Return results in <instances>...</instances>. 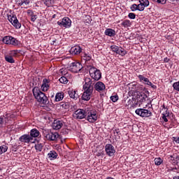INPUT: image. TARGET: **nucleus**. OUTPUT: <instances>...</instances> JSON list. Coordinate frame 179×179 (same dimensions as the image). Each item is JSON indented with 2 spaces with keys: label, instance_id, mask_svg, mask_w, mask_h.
I'll use <instances>...</instances> for the list:
<instances>
[{
  "label": "nucleus",
  "instance_id": "423d86ee",
  "mask_svg": "<svg viewBox=\"0 0 179 179\" xmlns=\"http://www.w3.org/2000/svg\"><path fill=\"white\" fill-rule=\"evenodd\" d=\"M90 75L94 80H100L101 79V71L94 66H90Z\"/></svg>",
  "mask_w": 179,
  "mask_h": 179
},
{
  "label": "nucleus",
  "instance_id": "c9c22d12",
  "mask_svg": "<svg viewBox=\"0 0 179 179\" xmlns=\"http://www.w3.org/2000/svg\"><path fill=\"white\" fill-rule=\"evenodd\" d=\"M59 82L63 83V85H66L68 83V78L65 76H62L59 79Z\"/></svg>",
  "mask_w": 179,
  "mask_h": 179
},
{
  "label": "nucleus",
  "instance_id": "4be33fe9",
  "mask_svg": "<svg viewBox=\"0 0 179 179\" xmlns=\"http://www.w3.org/2000/svg\"><path fill=\"white\" fill-rule=\"evenodd\" d=\"M69 94L71 99H73V100H78L79 99V94L77 90H69Z\"/></svg>",
  "mask_w": 179,
  "mask_h": 179
},
{
  "label": "nucleus",
  "instance_id": "4d7b16f0",
  "mask_svg": "<svg viewBox=\"0 0 179 179\" xmlns=\"http://www.w3.org/2000/svg\"><path fill=\"white\" fill-rule=\"evenodd\" d=\"M23 3H24V5H29L30 0H23Z\"/></svg>",
  "mask_w": 179,
  "mask_h": 179
},
{
  "label": "nucleus",
  "instance_id": "72a5a7b5",
  "mask_svg": "<svg viewBox=\"0 0 179 179\" xmlns=\"http://www.w3.org/2000/svg\"><path fill=\"white\" fill-rule=\"evenodd\" d=\"M43 143H37L35 145V149L36 150V152H41V150H43Z\"/></svg>",
  "mask_w": 179,
  "mask_h": 179
},
{
  "label": "nucleus",
  "instance_id": "5fc2aeb1",
  "mask_svg": "<svg viewBox=\"0 0 179 179\" xmlns=\"http://www.w3.org/2000/svg\"><path fill=\"white\" fill-rule=\"evenodd\" d=\"M17 3L18 6H22V5H23V0H17Z\"/></svg>",
  "mask_w": 179,
  "mask_h": 179
},
{
  "label": "nucleus",
  "instance_id": "f704fd0d",
  "mask_svg": "<svg viewBox=\"0 0 179 179\" xmlns=\"http://www.w3.org/2000/svg\"><path fill=\"white\" fill-rule=\"evenodd\" d=\"M59 106L62 108H64L65 110L69 108V103L68 102H61Z\"/></svg>",
  "mask_w": 179,
  "mask_h": 179
},
{
  "label": "nucleus",
  "instance_id": "c03bdc74",
  "mask_svg": "<svg viewBox=\"0 0 179 179\" xmlns=\"http://www.w3.org/2000/svg\"><path fill=\"white\" fill-rule=\"evenodd\" d=\"M130 9L132 12H135V10H138V4H133L130 7Z\"/></svg>",
  "mask_w": 179,
  "mask_h": 179
},
{
  "label": "nucleus",
  "instance_id": "58836bf2",
  "mask_svg": "<svg viewBox=\"0 0 179 179\" xmlns=\"http://www.w3.org/2000/svg\"><path fill=\"white\" fill-rule=\"evenodd\" d=\"M152 2H155V3H159L160 5H166V2L167 0H152Z\"/></svg>",
  "mask_w": 179,
  "mask_h": 179
},
{
  "label": "nucleus",
  "instance_id": "864d4df0",
  "mask_svg": "<svg viewBox=\"0 0 179 179\" xmlns=\"http://www.w3.org/2000/svg\"><path fill=\"white\" fill-rule=\"evenodd\" d=\"M173 141L176 142V143H179V136L178 137H173Z\"/></svg>",
  "mask_w": 179,
  "mask_h": 179
},
{
  "label": "nucleus",
  "instance_id": "bb28decb",
  "mask_svg": "<svg viewBox=\"0 0 179 179\" xmlns=\"http://www.w3.org/2000/svg\"><path fill=\"white\" fill-rule=\"evenodd\" d=\"M27 13L30 16L32 22H36V20H37V15H35L34 12H33L31 10H27Z\"/></svg>",
  "mask_w": 179,
  "mask_h": 179
},
{
  "label": "nucleus",
  "instance_id": "cd10ccee",
  "mask_svg": "<svg viewBox=\"0 0 179 179\" xmlns=\"http://www.w3.org/2000/svg\"><path fill=\"white\" fill-rule=\"evenodd\" d=\"M116 54H117L118 55H121V57H125V55L128 54V52L122 47H120L119 49H117V52H116Z\"/></svg>",
  "mask_w": 179,
  "mask_h": 179
},
{
  "label": "nucleus",
  "instance_id": "ddd939ff",
  "mask_svg": "<svg viewBox=\"0 0 179 179\" xmlns=\"http://www.w3.org/2000/svg\"><path fill=\"white\" fill-rule=\"evenodd\" d=\"M105 152L109 157H113L115 155V148L111 144H106L105 145Z\"/></svg>",
  "mask_w": 179,
  "mask_h": 179
},
{
  "label": "nucleus",
  "instance_id": "e433bc0d",
  "mask_svg": "<svg viewBox=\"0 0 179 179\" xmlns=\"http://www.w3.org/2000/svg\"><path fill=\"white\" fill-rule=\"evenodd\" d=\"M163 163V159L160 157H157L155 159V166H160Z\"/></svg>",
  "mask_w": 179,
  "mask_h": 179
},
{
  "label": "nucleus",
  "instance_id": "bf43d9fd",
  "mask_svg": "<svg viewBox=\"0 0 179 179\" xmlns=\"http://www.w3.org/2000/svg\"><path fill=\"white\" fill-rule=\"evenodd\" d=\"M170 62V59H169L168 57H165L164 59V62Z\"/></svg>",
  "mask_w": 179,
  "mask_h": 179
},
{
  "label": "nucleus",
  "instance_id": "0eeeda50",
  "mask_svg": "<svg viewBox=\"0 0 179 179\" xmlns=\"http://www.w3.org/2000/svg\"><path fill=\"white\" fill-rule=\"evenodd\" d=\"M19 141L24 145H30L36 142V138H33L29 134H24L19 138Z\"/></svg>",
  "mask_w": 179,
  "mask_h": 179
},
{
  "label": "nucleus",
  "instance_id": "b1692460",
  "mask_svg": "<svg viewBox=\"0 0 179 179\" xmlns=\"http://www.w3.org/2000/svg\"><path fill=\"white\" fill-rule=\"evenodd\" d=\"M105 36H108V37H114L115 36V30L108 28L105 30Z\"/></svg>",
  "mask_w": 179,
  "mask_h": 179
},
{
  "label": "nucleus",
  "instance_id": "ea45409f",
  "mask_svg": "<svg viewBox=\"0 0 179 179\" xmlns=\"http://www.w3.org/2000/svg\"><path fill=\"white\" fill-rule=\"evenodd\" d=\"M83 57L84 58V59L85 61H90V59H92V55H90V54H87V53H84L83 55Z\"/></svg>",
  "mask_w": 179,
  "mask_h": 179
},
{
  "label": "nucleus",
  "instance_id": "393cba45",
  "mask_svg": "<svg viewBox=\"0 0 179 179\" xmlns=\"http://www.w3.org/2000/svg\"><path fill=\"white\" fill-rule=\"evenodd\" d=\"M130 92H136V87H138V83L136 82H132L127 85Z\"/></svg>",
  "mask_w": 179,
  "mask_h": 179
},
{
  "label": "nucleus",
  "instance_id": "680f3d73",
  "mask_svg": "<svg viewBox=\"0 0 179 179\" xmlns=\"http://www.w3.org/2000/svg\"><path fill=\"white\" fill-rule=\"evenodd\" d=\"M57 39H55V40H53L52 41V44L53 45H57Z\"/></svg>",
  "mask_w": 179,
  "mask_h": 179
},
{
  "label": "nucleus",
  "instance_id": "37998d69",
  "mask_svg": "<svg viewBox=\"0 0 179 179\" xmlns=\"http://www.w3.org/2000/svg\"><path fill=\"white\" fill-rule=\"evenodd\" d=\"M173 87L176 92H179V81L176 82L173 84Z\"/></svg>",
  "mask_w": 179,
  "mask_h": 179
},
{
  "label": "nucleus",
  "instance_id": "69168bd1",
  "mask_svg": "<svg viewBox=\"0 0 179 179\" xmlns=\"http://www.w3.org/2000/svg\"><path fill=\"white\" fill-rule=\"evenodd\" d=\"M168 128H172V127H171V126H169V127H168Z\"/></svg>",
  "mask_w": 179,
  "mask_h": 179
},
{
  "label": "nucleus",
  "instance_id": "39448f33",
  "mask_svg": "<svg viewBox=\"0 0 179 179\" xmlns=\"http://www.w3.org/2000/svg\"><path fill=\"white\" fill-rule=\"evenodd\" d=\"M2 41L3 44L13 45L14 47H17V45L20 44V41H19V40L11 36H6L3 37Z\"/></svg>",
  "mask_w": 179,
  "mask_h": 179
},
{
  "label": "nucleus",
  "instance_id": "4c0bfd02",
  "mask_svg": "<svg viewBox=\"0 0 179 179\" xmlns=\"http://www.w3.org/2000/svg\"><path fill=\"white\" fill-rule=\"evenodd\" d=\"M163 110H165V113H162V115L169 117L170 115V112H169V108H166V106L164 105H163L162 111H163Z\"/></svg>",
  "mask_w": 179,
  "mask_h": 179
},
{
  "label": "nucleus",
  "instance_id": "f3484780",
  "mask_svg": "<svg viewBox=\"0 0 179 179\" xmlns=\"http://www.w3.org/2000/svg\"><path fill=\"white\" fill-rule=\"evenodd\" d=\"M64 121L62 120H55L52 123V128L58 131V129H61L62 127H64Z\"/></svg>",
  "mask_w": 179,
  "mask_h": 179
},
{
  "label": "nucleus",
  "instance_id": "f8f14e48",
  "mask_svg": "<svg viewBox=\"0 0 179 179\" xmlns=\"http://www.w3.org/2000/svg\"><path fill=\"white\" fill-rule=\"evenodd\" d=\"M74 118L77 120H83L86 117V107L85 109H78L73 114Z\"/></svg>",
  "mask_w": 179,
  "mask_h": 179
},
{
  "label": "nucleus",
  "instance_id": "dca6fc26",
  "mask_svg": "<svg viewBox=\"0 0 179 179\" xmlns=\"http://www.w3.org/2000/svg\"><path fill=\"white\" fill-rule=\"evenodd\" d=\"M94 88L96 92H103V90H106V85L101 81H98L94 85Z\"/></svg>",
  "mask_w": 179,
  "mask_h": 179
},
{
  "label": "nucleus",
  "instance_id": "4468645a",
  "mask_svg": "<svg viewBox=\"0 0 179 179\" xmlns=\"http://www.w3.org/2000/svg\"><path fill=\"white\" fill-rule=\"evenodd\" d=\"M51 85V80L44 78L42 81L41 90L42 92H48L50 90V86Z\"/></svg>",
  "mask_w": 179,
  "mask_h": 179
},
{
  "label": "nucleus",
  "instance_id": "49530a36",
  "mask_svg": "<svg viewBox=\"0 0 179 179\" xmlns=\"http://www.w3.org/2000/svg\"><path fill=\"white\" fill-rule=\"evenodd\" d=\"M137 6H138V10H139L140 12H142V10H145V7L143 6V4H141V3Z\"/></svg>",
  "mask_w": 179,
  "mask_h": 179
},
{
  "label": "nucleus",
  "instance_id": "c85d7f7f",
  "mask_svg": "<svg viewBox=\"0 0 179 179\" xmlns=\"http://www.w3.org/2000/svg\"><path fill=\"white\" fill-rule=\"evenodd\" d=\"M43 2L45 6L48 8H50L51 6H53L55 3V0H43Z\"/></svg>",
  "mask_w": 179,
  "mask_h": 179
},
{
  "label": "nucleus",
  "instance_id": "e2e57ef3",
  "mask_svg": "<svg viewBox=\"0 0 179 179\" xmlns=\"http://www.w3.org/2000/svg\"><path fill=\"white\" fill-rule=\"evenodd\" d=\"M101 155H103V152H99L98 154H97V156H101Z\"/></svg>",
  "mask_w": 179,
  "mask_h": 179
},
{
  "label": "nucleus",
  "instance_id": "412c9836",
  "mask_svg": "<svg viewBox=\"0 0 179 179\" xmlns=\"http://www.w3.org/2000/svg\"><path fill=\"white\" fill-rule=\"evenodd\" d=\"M64 97H65V93H64V92H57L55 95V101H62Z\"/></svg>",
  "mask_w": 179,
  "mask_h": 179
},
{
  "label": "nucleus",
  "instance_id": "de8ad7c7",
  "mask_svg": "<svg viewBox=\"0 0 179 179\" xmlns=\"http://www.w3.org/2000/svg\"><path fill=\"white\" fill-rule=\"evenodd\" d=\"M17 54H19V52H18L17 50H11V51H10V55H11L13 57H16V55H17Z\"/></svg>",
  "mask_w": 179,
  "mask_h": 179
},
{
  "label": "nucleus",
  "instance_id": "7c9ffc66",
  "mask_svg": "<svg viewBox=\"0 0 179 179\" xmlns=\"http://www.w3.org/2000/svg\"><path fill=\"white\" fill-rule=\"evenodd\" d=\"M138 78L140 80V82H143L145 85H148L150 81L149 80V78L142 76V75H138Z\"/></svg>",
  "mask_w": 179,
  "mask_h": 179
},
{
  "label": "nucleus",
  "instance_id": "a18cd8bd",
  "mask_svg": "<svg viewBox=\"0 0 179 179\" xmlns=\"http://www.w3.org/2000/svg\"><path fill=\"white\" fill-rule=\"evenodd\" d=\"M110 100H112V101L113 103H115L116 101H118V96L117 95L111 96H110Z\"/></svg>",
  "mask_w": 179,
  "mask_h": 179
},
{
  "label": "nucleus",
  "instance_id": "9d476101",
  "mask_svg": "<svg viewBox=\"0 0 179 179\" xmlns=\"http://www.w3.org/2000/svg\"><path fill=\"white\" fill-rule=\"evenodd\" d=\"M135 113L137 114V115H139L143 118L152 117V115L150 110L144 108H138L136 110Z\"/></svg>",
  "mask_w": 179,
  "mask_h": 179
},
{
  "label": "nucleus",
  "instance_id": "8fccbe9b",
  "mask_svg": "<svg viewBox=\"0 0 179 179\" xmlns=\"http://www.w3.org/2000/svg\"><path fill=\"white\" fill-rule=\"evenodd\" d=\"M148 86H150L152 89H157V86L153 85L150 81L148 83Z\"/></svg>",
  "mask_w": 179,
  "mask_h": 179
},
{
  "label": "nucleus",
  "instance_id": "052dcab7",
  "mask_svg": "<svg viewBox=\"0 0 179 179\" xmlns=\"http://www.w3.org/2000/svg\"><path fill=\"white\" fill-rule=\"evenodd\" d=\"M171 3H173V5H176L177 0H170Z\"/></svg>",
  "mask_w": 179,
  "mask_h": 179
},
{
  "label": "nucleus",
  "instance_id": "1a4fd4ad",
  "mask_svg": "<svg viewBox=\"0 0 179 179\" xmlns=\"http://www.w3.org/2000/svg\"><path fill=\"white\" fill-rule=\"evenodd\" d=\"M8 20L9 22L11 23L14 27H15V29H20L22 27V24L19 22L16 15H8Z\"/></svg>",
  "mask_w": 179,
  "mask_h": 179
},
{
  "label": "nucleus",
  "instance_id": "2f4dec72",
  "mask_svg": "<svg viewBox=\"0 0 179 179\" xmlns=\"http://www.w3.org/2000/svg\"><path fill=\"white\" fill-rule=\"evenodd\" d=\"M6 152H8V145H3L0 146V155L6 153Z\"/></svg>",
  "mask_w": 179,
  "mask_h": 179
},
{
  "label": "nucleus",
  "instance_id": "603ef678",
  "mask_svg": "<svg viewBox=\"0 0 179 179\" xmlns=\"http://www.w3.org/2000/svg\"><path fill=\"white\" fill-rule=\"evenodd\" d=\"M59 73L62 75H66V69H62L59 70Z\"/></svg>",
  "mask_w": 179,
  "mask_h": 179
},
{
  "label": "nucleus",
  "instance_id": "2eb2a0df",
  "mask_svg": "<svg viewBox=\"0 0 179 179\" xmlns=\"http://www.w3.org/2000/svg\"><path fill=\"white\" fill-rule=\"evenodd\" d=\"M168 173H169L170 176H172L173 179H179V168H169Z\"/></svg>",
  "mask_w": 179,
  "mask_h": 179
},
{
  "label": "nucleus",
  "instance_id": "09e8293b",
  "mask_svg": "<svg viewBox=\"0 0 179 179\" xmlns=\"http://www.w3.org/2000/svg\"><path fill=\"white\" fill-rule=\"evenodd\" d=\"M128 17L129 19H135V17H136V15H135V13H129L128 15Z\"/></svg>",
  "mask_w": 179,
  "mask_h": 179
},
{
  "label": "nucleus",
  "instance_id": "338daca9",
  "mask_svg": "<svg viewBox=\"0 0 179 179\" xmlns=\"http://www.w3.org/2000/svg\"><path fill=\"white\" fill-rule=\"evenodd\" d=\"M0 97H1V95H0Z\"/></svg>",
  "mask_w": 179,
  "mask_h": 179
},
{
  "label": "nucleus",
  "instance_id": "6e6d98bb",
  "mask_svg": "<svg viewBox=\"0 0 179 179\" xmlns=\"http://www.w3.org/2000/svg\"><path fill=\"white\" fill-rule=\"evenodd\" d=\"M168 116L162 115V119L164 120V122H169V120L167 119Z\"/></svg>",
  "mask_w": 179,
  "mask_h": 179
},
{
  "label": "nucleus",
  "instance_id": "9b49d317",
  "mask_svg": "<svg viewBox=\"0 0 179 179\" xmlns=\"http://www.w3.org/2000/svg\"><path fill=\"white\" fill-rule=\"evenodd\" d=\"M82 68H83L82 64L76 62L71 64L69 68V71H71V72H73V73H78V72H80Z\"/></svg>",
  "mask_w": 179,
  "mask_h": 179
},
{
  "label": "nucleus",
  "instance_id": "5701e85b",
  "mask_svg": "<svg viewBox=\"0 0 179 179\" xmlns=\"http://www.w3.org/2000/svg\"><path fill=\"white\" fill-rule=\"evenodd\" d=\"M48 157L50 160H55L58 157V153L55 150H51L48 153Z\"/></svg>",
  "mask_w": 179,
  "mask_h": 179
},
{
  "label": "nucleus",
  "instance_id": "f03ea898",
  "mask_svg": "<svg viewBox=\"0 0 179 179\" xmlns=\"http://www.w3.org/2000/svg\"><path fill=\"white\" fill-rule=\"evenodd\" d=\"M32 92L34 98L37 100V101H38V103H40L41 104H44L45 106L46 104H48V97L45 96L44 92L40 90V88H38V87H35L34 88H33Z\"/></svg>",
  "mask_w": 179,
  "mask_h": 179
},
{
  "label": "nucleus",
  "instance_id": "a211bd4d",
  "mask_svg": "<svg viewBox=\"0 0 179 179\" xmlns=\"http://www.w3.org/2000/svg\"><path fill=\"white\" fill-rule=\"evenodd\" d=\"M70 52L73 55H79L80 52H82V48H80V45H75L71 48Z\"/></svg>",
  "mask_w": 179,
  "mask_h": 179
},
{
  "label": "nucleus",
  "instance_id": "79ce46f5",
  "mask_svg": "<svg viewBox=\"0 0 179 179\" xmlns=\"http://www.w3.org/2000/svg\"><path fill=\"white\" fill-rule=\"evenodd\" d=\"M139 2L141 5L146 6H149V1L148 0H139Z\"/></svg>",
  "mask_w": 179,
  "mask_h": 179
},
{
  "label": "nucleus",
  "instance_id": "f257e3e1",
  "mask_svg": "<svg viewBox=\"0 0 179 179\" xmlns=\"http://www.w3.org/2000/svg\"><path fill=\"white\" fill-rule=\"evenodd\" d=\"M95 81L90 78H85L83 83V93L82 99L84 101H89L93 95V90H94Z\"/></svg>",
  "mask_w": 179,
  "mask_h": 179
},
{
  "label": "nucleus",
  "instance_id": "6ab92c4d",
  "mask_svg": "<svg viewBox=\"0 0 179 179\" xmlns=\"http://www.w3.org/2000/svg\"><path fill=\"white\" fill-rule=\"evenodd\" d=\"M168 160H169L170 163L173 164V166H176V164H177V163H178L179 161L178 155H177V154L170 155L169 157H168Z\"/></svg>",
  "mask_w": 179,
  "mask_h": 179
},
{
  "label": "nucleus",
  "instance_id": "13d9d810",
  "mask_svg": "<svg viewBox=\"0 0 179 179\" xmlns=\"http://www.w3.org/2000/svg\"><path fill=\"white\" fill-rule=\"evenodd\" d=\"M3 124V117L2 116H0V125H2Z\"/></svg>",
  "mask_w": 179,
  "mask_h": 179
},
{
  "label": "nucleus",
  "instance_id": "aec40b11",
  "mask_svg": "<svg viewBox=\"0 0 179 179\" xmlns=\"http://www.w3.org/2000/svg\"><path fill=\"white\" fill-rule=\"evenodd\" d=\"M148 99V95L145 94L144 92H141L137 95V103H143L146 101V99Z\"/></svg>",
  "mask_w": 179,
  "mask_h": 179
},
{
  "label": "nucleus",
  "instance_id": "a878e982",
  "mask_svg": "<svg viewBox=\"0 0 179 179\" xmlns=\"http://www.w3.org/2000/svg\"><path fill=\"white\" fill-rule=\"evenodd\" d=\"M40 136V131L36 129H32L30 131L29 136H31L32 139H34V138H38V136Z\"/></svg>",
  "mask_w": 179,
  "mask_h": 179
},
{
  "label": "nucleus",
  "instance_id": "3c124183",
  "mask_svg": "<svg viewBox=\"0 0 179 179\" xmlns=\"http://www.w3.org/2000/svg\"><path fill=\"white\" fill-rule=\"evenodd\" d=\"M62 134H64V135H68L69 134V129H65L62 131Z\"/></svg>",
  "mask_w": 179,
  "mask_h": 179
},
{
  "label": "nucleus",
  "instance_id": "6e6552de",
  "mask_svg": "<svg viewBox=\"0 0 179 179\" xmlns=\"http://www.w3.org/2000/svg\"><path fill=\"white\" fill-rule=\"evenodd\" d=\"M57 24L62 28L68 29L71 27L72 21L69 17H64L62 20H59L57 22Z\"/></svg>",
  "mask_w": 179,
  "mask_h": 179
},
{
  "label": "nucleus",
  "instance_id": "a19ab883",
  "mask_svg": "<svg viewBox=\"0 0 179 179\" xmlns=\"http://www.w3.org/2000/svg\"><path fill=\"white\" fill-rule=\"evenodd\" d=\"M120 47L117 46L116 45H112L110 46V50H112V51L113 52H115L117 54L118 50H119Z\"/></svg>",
  "mask_w": 179,
  "mask_h": 179
},
{
  "label": "nucleus",
  "instance_id": "473e14b6",
  "mask_svg": "<svg viewBox=\"0 0 179 179\" xmlns=\"http://www.w3.org/2000/svg\"><path fill=\"white\" fill-rule=\"evenodd\" d=\"M5 59L6 62H9V64H15V59L12 56H9V55L5 56Z\"/></svg>",
  "mask_w": 179,
  "mask_h": 179
},
{
  "label": "nucleus",
  "instance_id": "7ed1b4c3",
  "mask_svg": "<svg viewBox=\"0 0 179 179\" xmlns=\"http://www.w3.org/2000/svg\"><path fill=\"white\" fill-rule=\"evenodd\" d=\"M86 117L90 122H96L97 121V111L92 106H86Z\"/></svg>",
  "mask_w": 179,
  "mask_h": 179
},
{
  "label": "nucleus",
  "instance_id": "20e7f679",
  "mask_svg": "<svg viewBox=\"0 0 179 179\" xmlns=\"http://www.w3.org/2000/svg\"><path fill=\"white\" fill-rule=\"evenodd\" d=\"M43 135L46 141L54 142L59 139V134L57 132H52L50 129H45L43 130Z\"/></svg>",
  "mask_w": 179,
  "mask_h": 179
},
{
  "label": "nucleus",
  "instance_id": "c756f323",
  "mask_svg": "<svg viewBox=\"0 0 179 179\" xmlns=\"http://www.w3.org/2000/svg\"><path fill=\"white\" fill-rule=\"evenodd\" d=\"M131 25H132V22L129 20H124L121 23V26L126 28L131 27Z\"/></svg>",
  "mask_w": 179,
  "mask_h": 179
},
{
  "label": "nucleus",
  "instance_id": "0e129e2a",
  "mask_svg": "<svg viewBox=\"0 0 179 179\" xmlns=\"http://www.w3.org/2000/svg\"><path fill=\"white\" fill-rule=\"evenodd\" d=\"M136 106H138V102H136L135 105H134V107H136Z\"/></svg>",
  "mask_w": 179,
  "mask_h": 179
}]
</instances>
